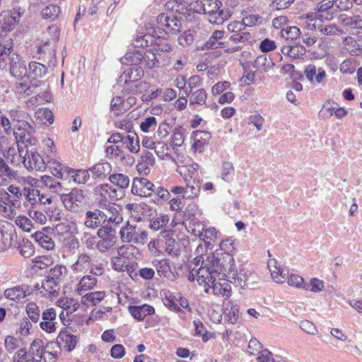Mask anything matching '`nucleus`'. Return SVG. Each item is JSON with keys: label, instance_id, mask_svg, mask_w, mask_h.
I'll use <instances>...</instances> for the list:
<instances>
[{"label": "nucleus", "instance_id": "1", "mask_svg": "<svg viewBox=\"0 0 362 362\" xmlns=\"http://www.w3.org/2000/svg\"><path fill=\"white\" fill-rule=\"evenodd\" d=\"M139 151V142L136 134L115 132V159L129 165L132 163L133 158L129 154V151L137 153Z\"/></svg>", "mask_w": 362, "mask_h": 362}, {"label": "nucleus", "instance_id": "2", "mask_svg": "<svg viewBox=\"0 0 362 362\" xmlns=\"http://www.w3.org/2000/svg\"><path fill=\"white\" fill-rule=\"evenodd\" d=\"M221 5L218 0H197L190 6L195 13L208 15L211 23L221 25L230 17L229 11L221 9Z\"/></svg>", "mask_w": 362, "mask_h": 362}, {"label": "nucleus", "instance_id": "3", "mask_svg": "<svg viewBox=\"0 0 362 362\" xmlns=\"http://www.w3.org/2000/svg\"><path fill=\"white\" fill-rule=\"evenodd\" d=\"M189 272L187 275V279L190 281H197L199 285L204 286V291L209 293L211 288V284L217 279L219 280V276L215 272L211 264L207 258L204 266H200L198 268L192 267L189 266Z\"/></svg>", "mask_w": 362, "mask_h": 362}, {"label": "nucleus", "instance_id": "4", "mask_svg": "<svg viewBox=\"0 0 362 362\" xmlns=\"http://www.w3.org/2000/svg\"><path fill=\"white\" fill-rule=\"evenodd\" d=\"M156 25L154 28L157 30L158 37H166L169 33L177 34L182 28V18L174 13H162L156 17Z\"/></svg>", "mask_w": 362, "mask_h": 362}, {"label": "nucleus", "instance_id": "5", "mask_svg": "<svg viewBox=\"0 0 362 362\" xmlns=\"http://www.w3.org/2000/svg\"><path fill=\"white\" fill-rule=\"evenodd\" d=\"M208 259L219 276V280L226 279L227 276H231V274L235 276V264L232 255L214 252Z\"/></svg>", "mask_w": 362, "mask_h": 362}, {"label": "nucleus", "instance_id": "6", "mask_svg": "<svg viewBox=\"0 0 362 362\" xmlns=\"http://www.w3.org/2000/svg\"><path fill=\"white\" fill-rule=\"evenodd\" d=\"M35 127L28 120L15 125V130L13 133V136L18 144V151H19V145H24L25 148L33 146L37 144V140L35 137Z\"/></svg>", "mask_w": 362, "mask_h": 362}, {"label": "nucleus", "instance_id": "7", "mask_svg": "<svg viewBox=\"0 0 362 362\" xmlns=\"http://www.w3.org/2000/svg\"><path fill=\"white\" fill-rule=\"evenodd\" d=\"M18 153L23 158V165L29 171H45L47 165L36 151L29 150L28 148L25 150L23 146L19 145Z\"/></svg>", "mask_w": 362, "mask_h": 362}, {"label": "nucleus", "instance_id": "8", "mask_svg": "<svg viewBox=\"0 0 362 362\" xmlns=\"http://www.w3.org/2000/svg\"><path fill=\"white\" fill-rule=\"evenodd\" d=\"M160 237L162 238V244L165 247V251L173 257H178L183 248L185 247L182 240L175 238V234L172 230H164L160 231Z\"/></svg>", "mask_w": 362, "mask_h": 362}, {"label": "nucleus", "instance_id": "9", "mask_svg": "<svg viewBox=\"0 0 362 362\" xmlns=\"http://www.w3.org/2000/svg\"><path fill=\"white\" fill-rule=\"evenodd\" d=\"M170 62V59L165 57L162 54H158L152 49H147L142 52V59L141 60L139 68L153 69L166 66Z\"/></svg>", "mask_w": 362, "mask_h": 362}, {"label": "nucleus", "instance_id": "10", "mask_svg": "<svg viewBox=\"0 0 362 362\" xmlns=\"http://www.w3.org/2000/svg\"><path fill=\"white\" fill-rule=\"evenodd\" d=\"M83 192L79 189H73L69 193L61 195L64 207L72 212H77L84 201Z\"/></svg>", "mask_w": 362, "mask_h": 362}, {"label": "nucleus", "instance_id": "11", "mask_svg": "<svg viewBox=\"0 0 362 362\" xmlns=\"http://www.w3.org/2000/svg\"><path fill=\"white\" fill-rule=\"evenodd\" d=\"M112 218H109L107 225L100 228L98 231V235L100 241L97 243V247L100 252H109L113 247V229L111 226Z\"/></svg>", "mask_w": 362, "mask_h": 362}, {"label": "nucleus", "instance_id": "12", "mask_svg": "<svg viewBox=\"0 0 362 362\" xmlns=\"http://www.w3.org/2000/svg\"><path fill=\"white\" fill-rule=\"evenodd\" d=\"M40 327L47 334L55 333L58 327L57 314L54 308H47L41 314Z\"/></svg>", "mask_w": 362, "mask_h": 362}, {"label": "nucleus", "instance_id": "13", "mask_svg": "<svg viewBox=\"0 0 362 362\" xmlns=\"http://www.w3.org/2000/svg\"><path fill=\"white\" fill-rule=\"evenodd\" d=\"M156 37H157V30L154 26L150 25L137 32L133 44L136 47H148L154 44Z\"/></svg>", "mask_w": 362, "mask_h": 362}, {"label": "nucleus", "instance_id": "14", "mask_svg": "<svg viewBox=\"0 0 362 362\" xmlns=\"http://www.w3.org/2000/svg\"><path fill=\"white\" fill-rule=\"evenodd\" d=\"M154 184L146 178H134L132 186V192L141 197H150L153 194Z\"/></svg>", "mask_w": 362, "mask_h": 362}, {"label": "nucleus", "instance_id": "15", "mask_svg": "<svg viewBox=\"0 0 362 362\" xmlns=\"http://www.w3.org/2000/svg\"><path fill=\"white\" fill-rule=\"evenodd\" d=\"M8 69L11 76L18 80H23L27 76L26 66L19 55H13Z\"/></svg>", "mask_w": 362, "mask_h": 362}, {"label": "nucleus", "instance_id": "16", "mask_svg": "<svg viewBox=\"0 0 362 362\" xmlns=\"http://www.w3.org/2000/svg\"><path fill=\"white\" fill-rule=\"evenodd\" d=\"M306 78L310 83H321L327 76L326 71L322 68L316 69L314 64H309L304 70Z\"/></svg>", "mask_w": 362, "mask_h": 362}, {"label": "nucleus", "instance_id": "17", "mask_svg": "<svg viewBox=\"0 0 362 362\" xmlns=\"http://www.w3.org/2000/svg\"><path fill=\"white\" fill-rule=\"evenodd\" d=\"M30 294V289L28 286H17L13 288H7L4 291V296L7 299L20 301Z\"/></svg>", "mask_w": 362, "mask_h": 362}, {"label": "nucleus", "instance_id": "18", "mask_svg": "<svg viewBox=\"0 0 362 362\" xmlns=\"http://www.w3.org/2000/svg\"><path fill=\"white\" fill-rule=\"evenodd\" d=\"M144 76V71L139 67L129 68L123 71L119 78V83L127 84L138 81Z\"/></svg>", "mask_w": 362, "mask_h": 362}, {"label": "nucleus", "instance_id": "19", "mask_svg": "<svg viewBox=\"0 0 362 362\" xmlns=\"http://www.w3.org/2000/svg\"><path fill=\"white\" fill-rule=\"evenodd\" d=\"M37 53L42 54L39 59L44 62L47 61L48 66H54L56 65V54L53 47L49 46V42L47 41L42 46L37 47Z\"/></svg>", "mask_w": 362, "mask_h": 362}, {"label": "nucleus", "instance_id": "20", "mask_svg": "<svg viewBox=\"0 0 362 362\" xmlns=\"http://www.w3.org/2000/svg\"><path fill=\"white\" fill-rule=\"evenodd\" d=\"M334 0H322L315 7L325 21H332L336 16L333 6Z\"/></svg>", "mask_w": 362, "mask_h": 362}, {"label": "nucleus", "instance_id": "21", "mask_svg": "<svg viewBox=\"0 0 362 362\" xmlns=\"http://www.w3.org/2000/svg\"><path fill=\"white\" fill-rule=\"evenodd\" d=\"M128 310L132 317L139 320H143L147 315H150L154 313V308L147 304H144L140 306H132L129 305Z\"/></svg>", "mask_w": 362, "mask_h": 362}, {"label": "nucleus", "instance_id": "22", "mask_svg": "<svg viewBox=\"0 0 362 362\" xmlns=\"http://www.w3.org/2000/svg\"><path fill=\"white\" fill-rule=\"evenodd\" d=\"M57 344H64V348L68 351H72L77 344V337L71 334L67 331H62L57 337ZM57 347L59 346L57 345Z\"/></svg>", "mask_w": 362, "mask_h": 362}, {"label": "nucleus", "instance_id": "23", "mask_svg": "<svg viewBox=\"0 0 362 362\" xmlns=\"http://www.w3.org/2000/svg\"><path fill=\"white\" fill-rule=\"evenodd\" d=\"M45 346L43 344V341L40 339H36L31 343L28 354L34 361L41 362L45 354Z\"/></svg>", "mask_w": 362, "mask_h": 362}, {"label": "nucleus", "instance_id": "24", "mask_svg": "<svg viewBox=\"0 0 362 362\" xmlns=\"http://www.w3.org/2000/svg\"><path fill=\"white\" fill-rule=\"evenodd\" d=\"M186 183L185 199H192L197 197L200 192L201 182L199 180H192L191 177H185Z\"/></svg>", "mask_w": 362, "mask_h": 362}, {"label": "nucleus", "instance_id": "25", "mask_svg": "<svg viewBox=\"0 0 362 362\" xmlns=\"http://www.w3.org/2000/svg\"><path fill=\"white\" fill-rule=\"evenodd\" d=\"M185 92L186 95L189 97V105L202 106L206 104L207 93L204 88H199L189 93H187V90Z\"/></svg>", "mask_w": 362, "mask_h": 362}, {"label": "nucleus", "instance_id": "26", "mask_svg": "<svg viewBox=\"0 0 362 362\" xmlns=\"http://www.w3.org/2000/svg\"><path fill=\"white\" fill-rule=\"evenodd\" d=\"M47 73L48 69L47 66L42 63L31 62L28 64V74L33 79L43 78Z\"/></svg>", "mask_w": 362, "mask_h": 362}, {"label": "nucleus", "instance_id": "27", "mask_svg": "<svg viewBox=\"0 0 362 362\" xmlns=\"http://www.w3.org/2000/svg\"><path fill=\"white\" fill-rule=\"evenodd\" d=\"M152 264L156 269V272L159 276H164L169 278L171 274V269L170 261L168 259H155L152 261Z\"/></svg>", "mask_w": 362, "mask_h": 362}, {"label": "nucleus", "instance_id": "28", "mask_svg": "<svg viewBox=\"0 0 362 362\" xmlns=\"http://www.w3.org/2000/svg\"><path fill=\"white\" fill-rule=\"evenodd\" d=\"M224 32L222 30H215L209 39L205 42L204 47L206 49H217L225 48L226 46V42H221L223 37Z\"/></svg>", "mask_w": 362, "mask_h": 362}, {"label": "nucleus", "instance_id": "29", "mask_svg": "<svg viewBox=\"0 0 362 362\" xmlns=\"http://www.w3.org/2000/svg\"><path fill=\"white\" fill-rule=\"evenodd\" d=\"M199 238L204 243L206 248H211L218 238V233L214 227L203 228Z\"/></svg>", "mask_w": 362, "mask_h": 362}, {"label": "nucleus", "instance_id": "30", "mask_svg": "<svg viewBox=\"0 0 362 362\" xmlns=\"http://www.w3.org/2000/svg\"><path fill=\"white\" fill-rule=\"evenodd\" d=\"M129 185V178L127 175L122 173H115V185L119 189V193L115 189V198L121 199L124 195V189H127Z\"/></svg>", "mask_w": 362, "mask_h": 362}, {"label": "nucleus", "instance_id": "31", "mask_svg": "<svg viewBox=\"0 0 362 362\" xmlns=\"http://www.w3.org/2000/svg\"><path fill=\"white\" fill-rule=\"evenodd\" d=\"M170 221V217L165 214H160L154 216L150 220L149 228L153 230H164Z\"/></svg>", "mask_w": 362, "mask_h": 362}, {"label": "nucleus", "instance_id": "32", "mask_svg": "<svg viewBox=\"0 0 362 362\" xmlns=\"http://www.w3.org/2000/svg\"><path fill=\"white\" fill-rule=\"evenodd\" d=\"M20 12L17 16L9 15L8 13L0 14V23L4 31H10L13 30L14 25L17 24L20 18Z\"/></svg>", "mask_w": 362, "mask_h": 362}, {"label": "nucleus", "instance_id": "33", "mask_svg": "<svg viewBox=\"0 0 362 362\" xmlns=\"http://www.w3.org/2000/svg\"><path fill=\"white\" fill-rule=\"evenodd\" d=\"M92 258L86 253L78 255L76 262L72 264L71 269L74 272H82L90 267Z\"/></svg>", "mask_w": 362, "mask_h": 362}, {"label": "nucleus", "instance_id": "34", "mask_svg": "<svg viewBox=\"0 0 362 362\" xmlns=\"http://www.w3.org/2000/svg\"><path fill=\"white\" fill-rule=\"evenodd\" d=\"M57 305L66 311L68 313H73L76 311L79 307V304L76 300L69 297L61 298L57 301Z\"/></svg>", "mask_w": 362, "mask_h": 362}, {"label": "nucleus", "instance_id": "35", "mask_svg": "<svg viewBox=\"0 0 362 362\" xmlns=\"http://www.w3.org/2000/svg\"><path fill=\"white\" fill-rule=\"evenodd\" d=\"M142 59V52L134 50L128 52L124 57H121L120 62L126 65H139Z\"/></svg>", "mask_w": 362, "mask_h": 362}, {"label": "nucleus", "instance_id": "36", "mask_svg": "<svg viewBox=\"0 0 362 362\" xmlns=\"http://www.w3.org/2000/svg\"><path fill=\"white\" fill-rule=\"evenodd\" d=\"M67 269L65 266L56 265L54 267L49 269L47 275L51 279L55 280L61 284L67 275Z\"/></svg>", "mask_w": 362, "mask_h": 362}, {"label": "nucleus", "instance_id": "37", "mask_svg": "<svg viewBox=\"0 0 362 362\" xmlns=\"http://www.w3.org/2000/svg\"><path fill=\"white\" fill-rule=\"evenodd\" d=\"M13 55H17L11 51L10 48L0 45V69H7L11 64Z\"/></svg>", "mask_w": 362, "mask_h": 362}, {"label": "nucleus", "instance_id": "38", "mask_svg": "<svg viewBox=\"0 0 362 362\" xmlns=\"http://www.w3.org/2000/svg\"><path fill=\"white\" fill-rule=\"evenodd\" d=\"M60 12L61 10L59 6L49 4L42 10L41 15L44 19L53 21L59 17Z\"/></svg>", "mask_w": 362, "mask_h": 362}, {"label": "nucleus", "instance_id": "39", "mask_svg": "<svg viewBox=\"0 0 362 362\" xmlns=\"http://www.w3.org/2000/svg\"><path fill=\"white\" fill-rule=\"evenodd\" d=\"M95 177H103L109 175L112 170L111 164L106 163H98L90 169Z\"/></svg>", "mask_w": 362, "mask_h": 362}, {"label": "nucleus", "instance_id": "40", "mask_svg": "<svg viewBox=\"0 0 362 362\" xmlns=\"http://www.w3.org/2000/svg\"><path fill=\"white\" fill-rule=\"evenodd\" d=\"M97 280L92 276H84L78 284L77 291L80 295L83 291L92 289L96 284Z\"/></svg>", "mask_w": 362, "mask_h": 362}, {"label": "nucleus", "instance_id": "41", "mask_svg": "<svg viewBox=\"0 0 362 362\" xmlns=\"http://www.w3.org/2000/svg\"><path fill=\"white\" fill-rule=\"evenodd\" d=\"M198 164L194 163L191 165H187L180 168L178 172L182 176L184 180L185 177H191V179L192 180H197V177L198 176Z\"/></svg>", "mask_w": 362, "mask_h": 362}, {"label": "nucleus", "instance_id": "42", "mask_svg": "<svg viewBox=\"0 0 362 362\" xmlns=\"http://www.w3.org/2000/svg\"><path fill=\"white\" fill-rule=\"evenodd\" d=\"M259 281L258 274L252 271H247L246 279H243V285H241L242 288L255 289Z\"/></svg>", "mask_w": 362, "mask_h": 362}, {"label": "nucleus", "instance_id": "43", "mask_svg": "<svg viewBox=\"0 0 362 362\" xmlns=\"http://www.w3.org/2000/svg\"><path fill=\"white\" fill-rule=\"evenodd\" d=\"M35 238L36 241L43 248L49 250L54 247V243L52 240V239L49 236L44 234L43 233H36L35 234Z\"/></svg>", "mask_w": 362, "mask_h": 362}, {"label": "nucleus", "instance_id": "44", "mask_svg": "<svg viewBox=\"0 0 362 362\" xmlns=\"http://www.w3.org/2000/svg\"><path fill=\"white\" fill-rule=\"evenodd\" d=\"M136 228L127 223L126 226L120 229V238L123 242L130 243L134 240Z\"/></svg>", "mask_w": 362, "mask_h": 362}, {"label": "nucleus", "instance_id": "45", "mask_svg": "<svg viewBox=\"0 0 362 362\" xmlns=\"http://www.w3.org/2000/svg\"><path fill=\"white\" fill-rule=\"evenodd\" d=\"M26 313L29 319L36 323L40 318V310L37 305L34 302H30L25 308Z\"/></svg>", "mask_w": 362, "mask_h": 362}, {"label": "nucleus", "instance_id": "46", "mask_svg": "<svg viewBox=\"0 0 362 362\" xmlns=\"http://www.w3.org/2000/svg\"><path fill=\"white\" fill-rule=\"evenodd\" d=\"M60 284L57 281L51 279L49 276L47 274L45 276V279L42 282V288L48 293L54 295V293H57L59 290Z\"/></svg>", "mask_w": 362, "mask_h": 362}, {"label": "nucleus", "instance_id": "47", "mask_svg": "<svg viewBox=\"0 0 362 362\" xmlns=\"http://www.w3.org/2000/svg\"><path fill=\"white\" fill-rule=\"evenodd\" d=\"M105 296V293L101 291L91 292L83 295L81 298V303L87 304L88 302L91 303L93 305L100 303Z\"/></svg>", "mask_w": 362, "mask_h": 362}, {"label": "nucleus", "instance_id": "48", "mask_svg": "<svg viewBox=\"0 0 362 362\" xmlns=\"http://www.w3.org/2000/svg\"><path fill=\"white\" fill-rule=\"evenodd\" d=\"M57 346L55 342H47L45 345V354L42 359L45 362H56L57 358V351H54V349Z\"/></svg>", "mask_w": 362, "mask_h": 362}, {"label": "nucleus", "instance_id": "49", "mask_svg": "<svg viewBox=\"0 0 362 362\" xmlns=\"http://www.w3.org/2000/svg\"><path fill=\"white\" fill-rule=\"evenodd\" d=\"M41 182L47 188L52 189L54 192L58 193L61 190L62 185L52 177L44 175L41 177Z\"/></svg>", "mask_w": 362, "mask_h": 362}, {"label": "nucleus", "instance_id": "50", "mask_svg": "<svg viewBox=\"0 0 362 362\" xmlns=\"http://www.w3.org/2000/svg\"><path fill=\"white\" fill-rule=\"evenodd\" d=\"M157 47L158 50L163 52H170L173 49V45L172 42L168 40V37H156V41L154 44Z\"/></svg>", "mask_w": 362, "mask_h": 362}, {"label": "nucleus", "instance_id": "51", "mask_svg": "<svg viewBox=\"0 0 362 362\" xmlns=\"http://www.w3.org/2000/svg\"><path fill=\"white\" fill-rule=\"evenodd\" d=\"M8 115L13 122H16V124L23 123L28 120V115L23 111L18 109H11L8 110Z\"/></svg>", "mask_w": 362, "mask_h": 362}, {"label": "nucleus", "instance_id": "52", "mask_svg": "<svg viewBox=\"0 0 362 362\" xmlns=\"http://www.w3.org/2000/svg\"><path fill=\"white\" fill-rule=\"evenodd\" d=\"M89 178V173L87 170L74 169V173H71L70 175V181H73L77 184H84Z\"/></svg>", "mask_w": 362, "mask_h": 362}, {"label": "nucleus", "instance_id": "53", "mask_svg": "<svg viewBox=\"0 0 362 362\" xmlns=\"http://www.w3.org/2000/svg\"><path fill=\"white\" fill-rule=\"evenodd\" d=\"M115 270L118 272H127L128 274L132 272V267L129 265L128 257H115Z\"/></svg>", "mask_w": 362, "mask_h": 362}, {"label": "nucleus", "instance_id": "54", "mask_svg": "<svg viewBox=\"0 0 362 362\" xmlns=\"http://www.w3.org/2000/svg\"><path fill=\"white\" fill-rule=\"evenodd\" d=\"M219 246L220 248L216 250L214 252H221V253L230 255L233 257L235 246L234 240L231 238L222 240L220 243Z\"/></svg>", "mask_w": 362, "mask_h": 362}, {"label": "nucleus", "instance_id": "55", "mask_svg": "<svg viewBox=\"0 0 362 362\" xmlns=\"http://www.w3.org/2000/svg\"><path fill=\"white\" fill-rule=\"evenodd\" d=\"M98 211H90L86 212V220L85 221V226L90 228H95L99 226L100 221L98 218Z\"/></svg>", "mask_w": 362, "mask_h": 362}, {"label": "nucleus", "instance_id": "56", "mask_svg": "<svg viewBox=\"0 0 362 362\" xmlns=\"http://www.w3.org/2000/svg\"><path fill=\"white\" fill-rule=\"evenodd\" d=\"M323 288V281L317 278H312L309 283L305 284V286H303V289L305 291H310L313 293L320 292L322 291Z\"/></svg>", "mask_w": 362, "mask_h": 362}, {"label": "nucleus", "instance_id": "57", "mask_svg": "<svg viewBox=\"0 0 362 362\" xmlns=\"http://www.w3.org/2000/svg\"><path fill=\"white\" fill-rule=\"evenodd\" d=\"M321 13L316 10V7L314 8V11L309 12L306 14V18L309 21V26L311 27L312 29H317L320 25L317 24V22L319 21L322 22L324 19L323 16L320 15Z\"/></svg>", "mask_w": 362, "mask_h": 362}, {"label": "nucleus", "instance_id": "58", "mask_svg": "<svg viewBox=\"0 0 362 362\" xmlns=\"http://www.w3.org/2000/svg\"><path fill=\"white\" fill-rule=\"evenodd\" d=\"M281 37L286 40H297L300 37V30L296 26L288 27L286 29H282L281 31Z\"/></svg>", "mask_w": 362, "mask_h": 362}, {"label": "nucleus", "instance_id": "59", "mask_svg": "<svg viewBox=\"0 0 362 362\" xmlns=\"http://www.w3.org/2000/svg\"><path fill=\"white\" fill-rule=\"evenodd\" d=\"M356 66V60L354 59H346L340 65L339 71L342 74H351L355 71Z\"/></svg>", "mask_w": 362, "mask_h": 362}, {"label": "nucleus", "instance_id": "60", "mask_svg": "<svg viewBox=\"0 0 362 362\" xmlns=\"http://www.w3.org/2000/svg\"><path fill=\"white\" fill-rule=\"evenodd\" d=\"M19 81L20 82L16 85V90L20 95L26 94L27 95H30L32 94V87L38 86V83H32V86H29L27 80L23 79Z\"/></svg>", "mask_w": 362, "mask_h": 362}, {"label": "nucleus", "instance_id": "61", "mask_svg": "<svg viewBox=\"0 0 362 362\" xmlns=\"http://www.w3.org/2000/svg\"><path fill=\"white\" fill-rule=\"evenodd\" d=\"M270 64L271 65H274V63L271 61H269L265 54H262L255 59L252 65L255 68L263 69L264 71L267 72L268 68L270 66Z\"/></svg>", "mask_w": 362, "mask_h": 362}, {"label": "nucleus", "instance_id": "62", "mask_svg": "<svg viewBox=\"0 0 362 362\" xmlns=\"http://www.w3.org/2000/svg\"><path fill=\"white\" fill-rule=\"evenodd\" d=\"M0 216L8 219H12L16 216V211L13 206L8 205L3 200H0Z\"/></svg>", "mask_w": 362, "mask_h": 362}, {"label": "nucleus", "instance_id": "63", "mask_svg": "<svg viewBox=\"0 0 362 362\" xmlns=\"http://www.w3.org/2000/svg\"><path fill=\"white\" fill-rule=\"evenodd\" d=\"M317 29L325 35H340L343 33V31L334 24L327 25L325 27L319 25Z\"/></svg>", "mask_w": 362, "mask_h": 362}, {"label": "nucleus", "instance_id": "64", "mask_svg": "<svg viewBox=\"0 0 362 362\" xmlns=\"http://www.w3.org/2000/svg\"><path fill=\"white\" fill-rule=\"evenodd\" d=\"M160 247H163V245L162 244V238L160 237V233L157 238L149 242L148 249L153 255H158L161 253Z\"/></svg>", "mask_w": 362, "mask_h": 362}]
</instances>
